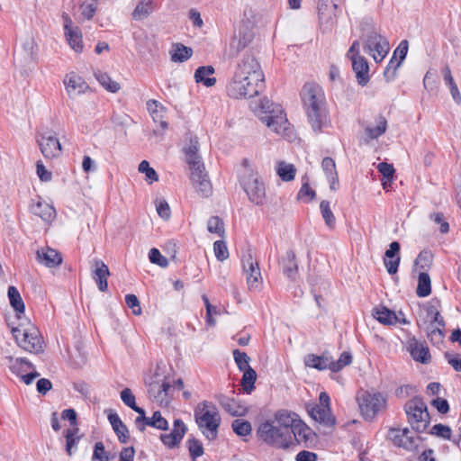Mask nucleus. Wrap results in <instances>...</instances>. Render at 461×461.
<instances>
[{"mask_svg":"<svg viewBox=\"0 0 461 461\" xmlns=\"http://www.w3.org/2000/svg\"><path fill=\"white\" fill-rule=\"evenodd\" d=\"M110 453L105 450L102 441L96 442L94 447L92 461H109Z\"/></svg>","mask_w":461,"mask_h":461,"instance_id":"nucleus-49","label":"nucleus"},{"mask_svg":"<svg viewBox=\"0 0 461 461\" xmlns=\"http://www.w3.org/2000/svg\"><path fill=\"white\" fill-rule=\"evenodd\" d=\"M307 122L315 134L324 132L330 127L331 121L329 115L328 107L304 111Z\"/></svg>","mask_w":461,"mask_h":461,"instance_id":"nucleus-14","label":"nucleus"},{"mask_svg":"<svg viewBox=\"0 0 461 461\" xmlns=\"http://www.w3.org/2000/svg\"><path fill=\"white\" fill-rule=\"evenodd\" d=\"M214 73L212 66L199 67L194 73V78L197 83H203L205 86H212L216 83L215 77H210Z\"/></svg>","mask_w":461,"mask_h":461,"instance_id":"nucleus-38","label":"nucleus"},{"mask_svg":"<svg viewBox=\"0 0 461 461\" xmlns=\"http://www.w3.org/2000/svg\"><path fill=\"white\" fill-rule=\"evenodd\" d=\"M441 327H436L434 324H429L427 327L428 338L432 343H439L442 341L444 334Z\"/></svg>","mask_w":461,"mask_h":461,"instance_id":"nucleus-55","label":"nucleus"},{"mask_svg":"<svg viewBox=\"0 0 461 461\" xmlns=\"http://www.w3.org/2000/svg\"><path fill=\"white\" fill-rule=\"evenodd\" d=\"M376 125L375 127L367 126L366 132L370 139H377L383 135L387 129V121L384 117L379 116L375 119Z\"/></svg>","mask_w":461,"mask_h":461,"instance_id":"nucleus-44","label":"nucleus"},{"mask_svg":"<svg viewBox=\"0 0 461 461\" xmlns=\"http://www.w3.org/2000/svg\"><path fill=\"white\" fill-rule=\"evenodd\" d=\"M433 256L429 251H421L415 260V265L420 269L428 270L432 264Z\"/></svg>","mask_w":461,"mask_h":461,"instance_id":"nucleus-53","label":"nucleus"},{"mask_svg":"<svg viewBox=\"0 0 461 461\" xmlns=\"http://www.w3.org/2000/svg\"><path fill=\"white\" fill-rule=\"evenodd\" d=\"M363 48L366 53L372 56L376 63H379L388 54L390 44L384 36L375 31H372L364 36Z\"/></svg>","mask_w":461,"mask_h":461,"instance_id":"nucleus-10","label":"nucleus"},{"mask_svg":"<svg viewBox=\"0 0 461 461\" xmlns=\"http://www.w3.org/2000/svg\"><path fill=\"white\" fill-rule=\"evenodd\" d=\"M78 430V429H67L65 432V438H66V450L68 454V456L72 455V447H75L77 442L79 441V437H75L76 432Z\"/></svg>","mask_w":461,"mask_h":461,"instance_id":"nucleus-58","label":"nucleus"},{"mask_svg":"<svg viewBox=\"0 0 461 461\" xmlns=\"http://www.w3.org/2000/svg\"><path fill=\"white\" fill-rule=\"evenodd\" d=\"M149 258L151 263L156 264L161 267H166L168 265V260L161 255L160 251L153 248L149 250Z\"/></svg>","mask_w":461,"mask_h":461,"instance_id":"nucleus-60","label":"nucleus"},{"mask_svg":"<svg viewBox=\"0 0 461 461\" xmlns=\"http://www.w3.org/2000/svg\"><path fill=\"white\" fill-rule=\"evenodd\" d=\"M185 161L191 171L190 179L193 187L201 196H210L212 193V186L200 155L197 153L192 157H185Z\"/></svg>","mask_w":461,"mask_h":461,"instance_id":"nucleus-7","label":"nucleus"},{"mask_svg":"<svg viewBox=\"0 0 461 461\" xmlns=\"http://www.w3.org/2000/svg\"><path fill=\"white\" fill-rule=\"evenodd\" d=\"M187 447L190 453V456L193 459H195L203 454V447L202 443L195 438H189L186 441Z\"/></svg>","mask_w":461,"mask_h":461,"instance_id":"nucleus-54","label":"nucleus"},{"mask_svg":"<svg viewBox=\"0 0 461 461\" xmlns=\"http://www.w3.org/2000/svg\"><path fill=\"white\" fill-rule=\"evenodd\" d=\"M293 443L303 444V447H309L313 442L315 434L312 429L308 427L302 420L294 426L292 430Z\"/></svg>","mask_w":461,"mask_h":461,"instance_id":"nucleus-22","label":"nucleus"},{"mask_svg":"<svg viewBox=\"0 0 461 461\" xmlns=\"http://www.w3.org/2000/svg\"><path fill=\"white\" fill-rule=\"evenodd\" d=\"M244 171L240 176V185L249 200L256 205H263L266 201V187L258 173L249 167L244 159Z\"/></svg>","mask_w":461,"mask_h":461,"instance_id":"nucleus-5","label":"nucleus"},{"mask_svg":"<svg viewBox=\"0 0 461 461\" xmlns=\"http://www.w3.org/2000/svg\"><path fill=\"white\" fill-rule=\"evenodd\" d=\"M97 9V4L96 3H87L84 2L80 5V11L81 14L84 18L86 20H91Z\"/></svg>","mask_w":461,"mask_h":461,"instance_id":"nucleus-62","label":"nucleus"},{"mask_svg":"<svg viewBox=\"0 0 461 461\" xmlns=\"http://www.w3.org/2000/svg\"><path fill=\"white\" fill-rule=\"evenodd\" d=\"M121 399L125 405L133 411L137 410L139 407L136 405L135 396L133 395L131 390L129 388H125L121 392Z\"/></svg>","mask_w":461,"mask_h":461,"instance_id":"nucleus-63","label":"nucleus"},{"mask_svg":"<svg viewBox=\"0 0 461 461\" xmlns=\"http://www.w3.org/2000/svg\"><path fill=\"white\" fill-rule=\"evenodd\" d=\"M63 83L66 92L70 98H75L79 95L86 93L90 89L85 79L75 72L67 74Z\"/></svg>","mask_w":461,"mask_h":461,"instance_id":"nucleus-18","label":"nucleus"},{"mask_svg":"<svg viewBox=\"0 0 461 461\" xmlns=\"http://www.w3.org/2000/svg\"><path fill=\"white\" fill-rule=\"evenodd\" d=\"M93 278L95 281L98 289L101 292H105L108 288L107 278L110 276L108 267L101 260L95 259L93 261Z\"/></svg>","mask_w":461,"mask_h":461,"instance_id":"nucleus-27","label":"nucleus"},{"mask_svg":"<svg viewBox=\"0 0 461 461\" xmlns=\"http://www.w3.org/2000/svg\"><path fill=\"white\" fill-rule=\"evenodd\" d=\"M404 410L411 428L419 433L425 431L429 424V415L422 399L412 398L405 403Z\"/></svg>","mask_w":461,"mask_h":461,"instance_id":"nucleus-9","label":"nucleus"},{"mask_svg":"<svg viewBox=\"0 0 461 461\" xmlns=\"http://www.w3.org/2000/svg\"><path fill=\"white\" fill-rule=\"evenodd\" d=\"M221 404L232 416H244L247 413V408L238 403L234 399L224 397Z\"/></svg>","mask_w":461,"mask_h":461,"instance_id":"nucleus-41","label":"nucleus"},{"mask_svg":"<svg viewBox=\"0 0 461 461\" xmlns=\"http://www.w3.org/2000/svg\"><path fill=\"white\" fill-rule=\"evenodd\" d=\"M400 248L399 242L393 241L390 244L389 249L385 251L384 263L390 275L396 274L398 271L401 261L399 255Z\"/></svg>","mask_w":461,"mask_h":461,"instance_id":"nucleus-24","label":"nucleus"},{"mask_svg":"<svg viewBox=\"0 0 461 461\" xmlns=\"http://www.w3.org/2000/svg\"><path fill=\"white\" fill-rule=\"evenodd\" d=\"M349 59L352 61V68L356 74L358 84L366 86L369 81V66L367 60L363 56Z\"/></svg>","mask_w":461,"mask_h":461,"instance_id":"nucleus-30","label":"nucleus"},{"mask_svg":"<svg viewBox=\"0 0 461 461\" xmlns=\"http://www.w3.org/2000/svg\"><path fill=\"white\" fill-rule=\"evenodd\" d=\"M171 388L172 385L169 382L155 380L148 384V393L149 397L159 405H167Z\"/></svg>","mask_w":461,"mask_h":461,"instance_id":"nucleus-17","label":"nucleus"},{"mask_svg":"<svg viewBox=\"0 0 461 461\" xmlns=\"http://www.w3.org/2000/svg\"><path fill=\"white\" fill-rule=\"evenodd\" d=\"M192 54L193 50L190 47L177 43L174 46L171 53V60L174 62H184L190 59Z\"/></svg>","mask_w":461,"mask_h":461,"instance_id":"nucleus-43","label":"nucleus"},{"mask_svg":"<svg viewBox=\"0 0 461 461\" xmlns=\"http://www.w3.org/2000/svg\"><path fill=\"white\" fill-rule=\"evenodd\" d=\"M213 250L215 257L219 261H223L229 258L227 246L222 240H217L213 243Z\"/></svg>","mask_w":461,"mask_h":461,"instance_id":"nucleus-59","label":"nucleus"},{"mask_svg":"<svg viewBox=\"0 0 461 461\" xmlns=\"http://www.w3.org/2000/svg\"><path fill=\"white\" fill-rule=\"evenodd\" d=\"M409 434L410 430L407 428L403 429L392 428L388 431V438L396 447L412 450L417 447V444L415 438L409 436Z\"/></svg>","mask_w":461,"mask_h":461,"instance_id":"nucleus-19","label":"nucleus"},{"mask_svg":"<svg viewBox=\"0 0 461 461\" xmlns=\"http://www.w3.org/2000/svg\"><path fill=\"white\" fill-rule=\"evenodd\" d=\"M33 368V366L31 362L26 360L25 358H16L15 361L12 364L11 369L14 373L21 375L22 380L26 384H31L33 380L40 376V374L36 371L30 372L28 374L23 375V372L27 371L28 369Z\"/></svg>","mask_w":461,"mask_h":461,"instance_id":"nucleus-26","label":"nucleus"},{"mask_svg":"<svg viewBox=\"0 0 461 461\" xmlns=\"http://www.w3.org/2000/svg\"><path fill=\"white\" fill-rule=\"evenodd\" d=\"M341 0H319L318 16L322 32L330 31L337 23V9Z\"/></svg>","mask_w":461,"mask_h":461,"instance_id":"nucleus-12","label":"nucleus"},{"mask_svg":"<svg viewBox=\"0 0 461 461\" xmlns=\"http://www.w3.org/2000/svg\"><path fill=\"white\" fill-rule=\"evenodd\" d=\"M300 420L301 419L296 413L285 410L278 411L274 418V421L279 425L285 432L289 433L291 436L294 426H296L297 422Z\"/></svg>","mask_w":461,"mask_h":461,"instance_id":"nucleus-25","label":"nucleus"},{"mask_svg":"<svg viewBox=\"0 0 461 461\" xmlns=\"http://www.w3.org/2000/svg\"><path fill=\"white\" fill-rule=\"evenodd\" d=\"M66 41L70 48L77 53H81L84 50L83 35L79 27L64 33Z\"/></svg>","mask_w":461,"mask_h":461,"instance_id":"nucleus-37","label":"nucleus"},{"mask_svg":"<svg viewBox=\"0 0 461 461\" xmlns=\"http://www.w3.org/2000/svg\"><path fill=\"white\" fill-rule=\"evenodd\" d=\"M409 351L415 361L428 364L430 360V354L428 347L413 339L409 344Z\"/></svg>","mask_w":461,"mask_h":461,"instance_id":"nucleus-33","label":"nucleus"},{"mask_svg":"<svg viewBox=\"0 0 461 461\" xmlns=\"http://www.w3.org/2000/svg\"><path fill=\"white\" fill-rule=\"evenodd\" d=\"M258 435L267 444L278 448H288L293 445V437L285 432L274 420L260 424Z\"/></svg>","mask_w":461,"mask_h":461,"instance_id":"nucleus-8","label":"nucleus"},{"mask_svg":"<svg viewBox=\"0 0 461 461\" xmlns=\"http://www.w3.org/2000/svg\"><path fill=\"white\" fill-rule=\"evenodd\" d=\"M148 111L155 123H158L162 130H167L168 123L165 120L167 109L156 100H149L147 102Z\"/></svg>","mask_w":461,"mask_h":461,"instance_id":"nucleus-31","label":"nucleus"},{"mask_svg":"<svg viewBox=\"0 0 461 461\" xmlns=\"http://www.w3.org/2000/svg\"><path fill=\"white\" fill-rule=\"evenodd\" d=\"M94 76L106 91L111 93H117L121 89L120 84L113 80L107 73L101 70H96L94 72Z\"/></svg>","mask_w":461,"mask_h":461,"instance_id":"nucleus-40","label":"nucleus"},{"mask_svg":"<svg viewBox=\"0 0 461 461\" xmlns=\"http://www.w3.org/2000/svg\"><path fill=\"white\" fill-rule=\"evenodd\" d=\"M149 426L161 430H167L168 429V423L167 420L162 417L160 411H155L153 413Z\"/></svg>","mask_w":461,"mask_h":461,"instance_id":"nucleus-57","label":"nucleus"},{"mask_svg":"<svg viewBox=\"0 0 461 461\" xmlns=\"http://www.w3.org/2000/svg\"><path fill=\"white\" fill-rule=\"evenodd\" d=\"M258 109L261 113L259 119L268 129L288 140L294 137V128L280 104H274L268 99H262Z\"/></svg>","mask_w":461,"mask_h":461,"instance_id":"nucleus-2","label":"nucleus"},{"mask_svg":"<svg viewBox=\"0 0 461 461\" xmlns=\"http://www.w3.org/2000/svg\"><path fill=\"white\" fill-rule=\"evenodd\" d=\"M264 86L265 77L259 62L252 53L245 52L227 84V95L234 99L251 98L258 95Z\"/></svg>","mask_w":461,"mask_h":461,"instance_id":"nucleus-1","label":"nucleus"},{"mask_svg":"<svg viewBox=\"0 0 461 461\" xmlns=\"http://www.w3.org/2000/svg\"><path fill=\"white\" fill-rule=\"evenodd\" d=\"M373 316L384 325H393L397 323L398 315L384 306L376 307L374 309Z\"/></svg>","mask_w":461,"mask_h":461,"instance_id":"nucleus-36","label":"nucleus"},{"mask_svg":"<svg viewBox=\"0 0 461 461\" xmlns=\"http://www.w3.org/2000/svg\"><path fill=\"white\" fill-rule=\"evenodd\" d=\"M231 428L233 431L238 435L241 437L248 436L251 434L252 428L250 422L244 420H234L231 423Z\"/></svg>","mask_w":461,"mask_h":461,"instance_id":"nucleus-48","label":"nucleus"},{"mask_svg":"<svg viewBox=\"0 0 461 461\" xmlns=\"http://www.w3.org/2000/svg\"><path fill=\"white\" fill-rule=\"evenodd\" d=\"M408 52V41H402L393 52L387 67L384 71V77L387 82L394 80L397 75V69L402 65Z\"/></svg>","mask_w":461,"mask_h":461,"instance_id":"nucleus-15","label":"nucleus"},{"mask_svg":"<svg viewBox=\"0 0 461 461\" xmlns=\"http://www.w3.org/2000/svg\"><path fill=\"white\" fill-rule=\"evenodd\" d=\"M37 143L47 159L58 158L61 154V144L53 131H48L38 135Z\"/></svg>","mask_w":461,"mask_h":461,"instance_id":"nucleus-13","label":"nucleus"},{"mask_svg":"<svg viewBox=\"0 0 461 461\" xmlns=\"http://www.w3.org/2000/svg\"><path fill=\"white\" fill-rule=\"evenodd\" d=\"M12 334L17 344L24 350L31 353H41L43 351V339L37 327L30 321L25 325L20 323L12 329Z\"/></svg>","mask_w":461,"mask_h":461,"instance_id":"nucleus-6","label":"nucleus"},{"mask_svg":"<svg viewBox=\"0 0 461 461\" xmlns=\"http://www.w3.org/2000/svg\"><path fill=\"white\" fill-rule=\"evenodd\" d=\"M311 417L325 426L331 427L335 424V418L331 415L329 406L316 405L309 411Z\"/></svg>","mask_w":461,"mask_h":461,"instance_id":"nucleus-32","label":"nucleus"},{"mask_svg":"<svg viewBox=\"0 0 461 461\" xmlns=\"http://www.w3.org/2000/svg\"><path fill=\"white\" fill-rule=\"evenodd\" d=\"M207 229L212 233H216L219 236H223L224 227L222 220L218 216H212L209 219Z\"/></svg>","mask_w":461,"mask_h":461,"instance_id":"nucleus-52","label":"nucleus"},{"mask_svg":"<svg viewBox=\"0 0 461 461\" xmlns=\"http://www.w3.org/2000/svg\"><path fill=\"white\" fill-rule=\"evenodd\" d=\"M154 11L153 0H140L132 12V19L141 21Z\"/></svg>","mask_w":461,"mask_h":461,"instance_id":"nucleus-39","label":"nucleus"},{"mask_svg":"<svg viewBox=\"0 0 461 461\" xmlns=\"http://www.w3.org/2000/svg\"><path fill=\"white\" fill-rule=\"evenodd\" d=\"M194 419L206 438L212 440L217 437L221 419L217 407L212 402L203 401L198 403L194 409Z\"/></svg>","mask_w":461,"mask_h":461,"instance_id":"nucleus-3","label":"nucleus"},{"mask_svg":"<svg viewBox=\"0 0 461 461\" xmlns=\"http://www.w3.org/2000/svg\"><path fill=\"white\" fill-rule=\"evenodd\" d=\"M139 171L146 175V179L149 183L158 180V176L154 168L149 167V163L147 160H142L139 165Z\"/></svg>","mask_w":461,"mask_h":461,"instance_id":"nucleus-56","label":"nucleus"},{"mask_svg":"<svg viewBox=\"0 0 461 461\" xmlns=\"http://www.w3.org/2000/svg\"><path fill=\"white\" fill-rule=\"evenodd\" d=\"M234 360L240 371L249 369L250 357L245 353L239 349L233 350Z\"/></svg>","mask_w":461,"mask_h":461,"instance_id":"nucleus-50","label":"nucleus"},{"mask_svg":"<svg viewBox=\"0 0 461 461\" xmlns=\"http://www.w3.org/2000/svg\"><path fill=\"white\" fill-rule=\"evenodd\" d=\"M280 266L283 274L291 280H294L298 271V264L295 253L293 250H287L280 260Z\"/></svg>","mask_w":461,"mask_h":461,"instance_id":"nucleus-29","label":"nucleus"},{"mask_svg":"<svg viewBox=\"0 0 461 461\" xmlns=\"http://www.w3.org/2000/svg\"><path fill=\"white\" fill-rule=\"evenodd\" d=\"M30 212L46 222L53 221L57 215L55 208L41 198L32 201L30 205Z\"/></svg>","mask_w":461,"mask_h":461,"instance_id":"nucleus-21","label":"nucleus"},{"mask_svg":"<svg viewBox=\"0 0 461 461\" xmlns=\"http://www.w3.org/2000/svg\"><path fill=\"white\" fill-rule=\"evenodd\" d=\"M431 293V281L429 276L421 272L418 277V285L416 289V294L419 297H426L429 295Z\"/></svg>","mask_w":461,"mask_h":461,"instance_id":"nucleus-42","label":"nucleus"},{"mask_svg":"<svg viewBox=\"0 0 461 461\" xmlns=\"http://www.w3.org/2000/svg\"><path fill=\"white\" fill-rule=\"evenodd\" d=\"M320 210L325 224L330 229H333L336 224V218L330 209V202L326 200L321 201L320 203Z\"/></svg>","mask_w":461,"mask_h":461,"instance_id":"nucleus-45","label":"nucleus"},{"mask_svg":"<svg viewBox=\"0 0 461 461\" xmlns=\"http://www.w3.org/2000/svg\"><path fill=\"white\" fill-rule=\"evenodd\" d=\"M356 400L361 416L365 420L372 421L380 412L386 409V397L375 390H360Z\"/></svg>","mask_w":461,"mask_h":461,"instance_id":"nucleus-4","label":"nucleus"},{"mask_svg":"<svg viewBox=\"0 0 461 461\" xmlns=\"http://www.w3.org/2000/svg\"><path fill=\"white\" fill-rule=\"evenodd\" d=\"M134 411L139 414L135 419V425L140 431H144L145 427L149 426V422H150V418L146 416L145 411L140 407H138Z\"/></svg>","mask_w":461,"mask_h":461,"instance_id":"nucleus-61","label":"nucleus"},{"mask_svg":"<svg viewBox=\"0 0 461 461\" xmlns=\"http://www.w3.org/2000/svg\"><path fill=\"white\" fill-rule=\"evenodd\" d=\"M252 41L251 33L246 32L242 33L239 32L238 35L234 36L230 43L229 50L226 52V55L229 59H233L238 56V54L243 50Z\"/></svg>","mask_w":461,"mask_h":461,"instance_id":"nucleus-28","label":"nucleus"},{"mask_svg":"<svg viewBox=\"0 0 461 461\" xmlns=\"http://www.w3.org/2000/svg\"><path fill=\"white\" fill-rule=\"evenodd\" d=\"M301 98L304 111L328 107L324 91L315 83H306L301 92Z\"/></svg>","mask_w":461,"mask_h":461,"instance_id":"nucleus-11","label":"nucleus"},{"mask_svg":"<svg viewBox=\"0 0 461 461\" xmlns=\"http://www.w3.org/2000/svg\"><path fill=\"white\" fill-rule=\"evenodd\" d=\"M186 430L187 428L185 423L181 420L176 419L174 421L172 431L168 434H162L160 439L167 447H175L181 442Z\"/></svg>","mask_w":461,"mask_h":461,"instance_id":"nucleus-20","label":"nucleus"},{"mask_svg":"<svg viewBox=\"0 0 461 461\" xmlns=\"http://www.w3.org/2000/svg\"><path fill=\"white\" fill-rule=\"evenodd\" d=\"M10 305L16 312L17 319L21 320L24 315L25 305L23 300L16 287L11 285L7 291Z\"/></svg>","mask_w":461,"mask_h":461,"instance_id":"nucleus-35","label":"nucleus"},{"mask_svg":"<svg viewBox=\"0 0 461 461\" xmlns=\"http://www.w3.org/2000/svg\"><path fill=\"white\" fill-rule=\"evenodd\" d=\"M243 375L241 379V384L243 386V390L249 393L254 389V384L257 379V373L251 367L249 369L243 370Z\"/></svg>","mask_w":461,"mask_h":461,"instance_id":"nucleus-46","label":"nucleus"},{"mask_svg":"<svg viewBox=\"0 0 461 461\" xmlns=\"http://www.w3.org/2000/svg\"><path fill=\"white\" fill-rule=\"evenodd\" d=\"M37 260L46 267H56L62 263V256L56 249L44 247L37 250Z\"/></svg>","mask_w":461,"mask_h":461,"instance_id":"nucleus-23","label":"nucleus"},{"mask_svg":"<svg viewBox=\"0 0 461 461\" xmlns=\"http://www.w3.org/2000/svg\"><path fill=\"white\" fill-rule=\"evenodd\" d=\"M296 169L294 165L280 162L277 167V174L283 181H291L295 176Z\"/></svg>","mask_w":461,"mask_h":461,"instance_id":"nucleus-47","label":"nucleus"},{"mask_svg":"<svg viewBox=\"0 0 461 461\" xmlns=\"http://www.w3.org/2000/svg\"><path fill=\"white\" fill-rule=\"evenodd\" d=\"M304 363L307 366L312 367L318 370L330 369L332 364V358L326 354L317 356L314 354H309L304 358Z\"/></svg>","mask_w":461,"mask_h":461,"instance_id":"nucleus-34","label":"nucleus"},{"mask_svg":"<svg viewBox=\"0 0 461 461\" xmlns=\"http://www.w3.org/2000/svg\"><path fill=\"white\" fill-rule=\"evenodd\" d=\"M243 270L246 274L247 283L250 290H258L262 283V276L257 261L250 254L242 259Z\"/></svg>","mask_w":461,"mask_h":461,"instance_id":"nucleus-16","label":"nucleus"},{"mask_svg":"<svg viewBox=\"0 0 461 461\" xmlns=\"http://www.w3.org/2000/svg\"><path fill=\"white\" fill-rule=\"evenodd\" d=\"M430 220L439 225V230L441 233H447L449 230V224L446 221V218L441 212H434L430 214Z\"/></svg>","mask_w":461,"mask_h":461,"instance_id":"nucleus-64","label":"nucleus"},{"mask_svg":"<svg viewBox=\"0 0 461 461\" xmlns=\"http://www.w3.org/2000/svg\"><path fill=\"white\" fill-rule=\"evenodd\" d=\"M352 362V355L349 352L344 351L337 361L332 360L330 370L332 372H339L344 366H348Z\"/></svg>","mask_w":461,"mask_h":461,"instance_id":"nucleus-51","label":"nucleus"}]
</instances>
